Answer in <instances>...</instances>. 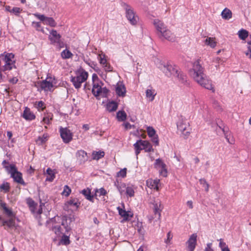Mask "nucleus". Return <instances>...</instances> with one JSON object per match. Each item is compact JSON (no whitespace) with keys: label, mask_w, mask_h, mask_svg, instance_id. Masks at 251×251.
Listing matches in <instances>:
<instances>
[{"label":"nucleus","mask_w":251,"mask_h":251,"mask_svg":"<svg viewBox=\"0 0 251 251\" xmlns=\"http://www.w3.org/2000/svg\"><path fill=\"white\" fill-rule=\"evenodd\" d=\"M167 239L165 241V242L166 243V244H169L171 241V240L173 238V235L172 234H171V231H169V232H168L167 233Z\"/></svg>","instance_id":"nucleus-57"},{"label":"nucleus","mask_w":251,"mask_h":251,"mask_svg":"<svg viewBox=\"0 0 251 251\" xmlns=\"http://www.w3.org/2000/svg\"><path fill=\"white\" fill-rule=\"evenodd\" d=\"M15 217L9 218L7 220H2V226H4L5 229L12 228L15 227Z\"/></svg>","instance_id":"nucleus-14"},{"label":"nucleus","mask_w":251,"mask_h":251,"mask_svg":"<svg viewBox=\"0 0 251 251\" xmlns=\"http://www.w3.org/2000/svg\"><path fill=\"white\" fill-rule=\"evenodd\" d=\"M100 64H101L103 65H105L104 67H107V64L106 63V60L105 59L102 58L101 57L100 60Z\"/></svg>","instance_id":"nucleus-59"},{"label":"nucleus","mask_w":251,"mask_h":251,"mask_svg":"<svg viewBox=\"0 0 251 251\" xmlns=\"http://www.w3.org/2000/svg\"><path fill=\"white\" fill-rule=\"evenodd\" d=\"M148 134L149 137H152L156 135L155 129L151 126H148L147 128Z\"/></svg>","instance_id":"nucleus-43"},{"label":"nucleus","mask_w":251,"mask_h":251,"mask_svg":"<svg viewBox=\"0 0 251 251\" xmlns=\"http://www.w3.org/2000/svg\"><path fill=\"white\" fill-rule=\"evenodd\" d=\"M61 36L58 34L56 30L52 29L50 32V35L49 36V39L50 41L51 44H57L60 47H62L61 44Z\"/></svg>","instance_id":"nucleus-11"},{"label":"nucleus","mask_w":251,"mask_h":251,"mask_svg":"<svg viewBox=\"0 0 251 251\" xmlns=\"http://www.w3.org/2000/svg\"><path fill=\"white\" fill-rule=\"evenodd\" d=\"M101 87L100 85V84L98 82L93 83V87L92 90V93L95 96H97V94L96 93V90H98Z\"/></svg>","instance_id":"nucleus-45"},{"label":"nucleus","mask_w":251,"mask_h":251,"mask_svg":"<svg viewBox=\"0 0 251 251\" xmlns=\"http://www.w3.org/2000/svg\"><path fill=\"white\" fill-rule=\"evenodd\" d=\"M66 233V232H65V231H64V233L62 234L63 236L61 240V242L63 245H68L70 244V241L69 239V237L67 235H65Z\"/></svg>","instance_id":"nucleus-41"},{"label":"nucleus","mask_w":251,"mask_h":251,"mask_svg":"<svg viewBox=\"0 0 251 251\" xmlns=\"http://www.w3.org/2000/svg\"><path fill=\"white\" fill-rule=\"evenodd\" d=\"M220 240V242L219 243V247L221 248L222 251H223V249H224V248L228 247L226 245V243L222 241L221 239Z\"/></svg>","instance_id":"nucleus-58"},{"label":"nucleus","mask_w":251,"mask_h":251,"mask_svg":"<svg viewBox=\"0 0 251 251\" xmlns=\"http://www.w3.org/2000/svg\"><path fill=\"white\" fill-rule=\"evenodd\" d=\"M66 204L69 206H74L77 209L80 204V202L77 198H71L67 202Z\"/></svg>","instance_id":"nucleus-27"},{"label":"nucleus","mask_w":251,"mask_h":251,"mask_svg":"<svg viewBox=\"0 0 251 251\" xmlns=\"http://www.w3.org/2000/svg\"><path fill=\"white\" fill-rule=\"evenodd\" d=\"M109 92V90L106 88H100L98 90H96V93L97 94V96L102 95V97H106V95Z\"/></svg>","instance_id":"nucleus-40"},{"label":"nucleus","mask_w":251,"mask_h":251,"mask_svg":"<svg viewBox=\"0 0 251 251\" xmlns=\"http://www.w3.org/2000/svg\"><path fill=\"white\" fill-rule=\"evenodd\" d=\"M118 103L116 102L111 101L107 103L106 109L110 112L115 111L118 108Z\"/></svg>","instance_id":"nucleus-24"},{"label":"nucleus","mask_w":251,"mask_h":251,"mask_svg":"<svg viewBox=\"0 0 251 251\" xmlns=\"http://www.w3.org/2000/svg\"><path fill=\"white\" fill-rule=\"evenodd\" d=\"M104 152L102 151H94L92 154V158L94 160H99L103 157Z\"/></svg>","instance_id":"nucleus-31"},{"label":"nucleus","mask_w":251,"mask_h":251,"mask_svg":"<svg viewBox=\"0 0 251 251\" xmlns=\"http://www.w3.org/2000/svg\"><path fill=\"white\" fill-rule=\"evenodd\" d=\"M177 127L178 129L182 132L186 130L188 127V123L186 121L180 120L177 123Z\"/></svg>","instance_id":"nucleus-26"},{"label":"nucleus","mask_w":251,"mask_h":251,"mask_svg":"<svg viewBox=\"0 0 251 251\" xmlns=\"http://www.w3.org/2000/svg\"><path fill=\"white\" fill-rule=\"evenodd\" d=\"M159 181H160L159 179H154L153 180L152 179L148 180L147 181V184L149 187H151V188H154V189H155L157 190H158V184Z\"/></svg>","instance_id":"nucleus-28"},{"label":"nucleus","mask_w":251,"mask_h":251,"mask_svg":"<svg viewBox=\"0 0 251 251\" xmlns=\"http://www.w3.org/2000/svg\"><path fill=\"white\" fill-rule=\"evenodd\" d=\"M134 146L136 155H138L142 150H145L146 152H151L153 151L151 143L146 140H139L134 144Z\"/></svg>","instance_id":"nucleus-3"},{"label":"nucleus","mask_w":251,"mask_h":251,"mask_svg":"<svg viewBox=\"0 0 251 251\" xmlns=\"http://www.w3.org/2000/svg\"><path fill=\"white\" fill-rule=\"evenodd\" d=\"M204 68L200 65L199 60L195 61L193 65V68L190 70V75L201 86L205 88L215 91L211 81L208 80L203 73Z\"/></svg>","instance_id":"nucleus-1"},{"label":"nucleus","mask_w":251,"mask_h":251,"mask_svg":"<svg viewBox=\"0 0 251 251\" xmlns=\"http://www.w3.org/2000/svg\"><path fill=\"white\" fill-rule=\"evenodd\" d=\"M40 83L41 89L44 90L45 91H50L53 86L52 82H50V81H47V80L40 81Z\"/></svg>","instance_id":"nucleus-20"},{"label":"nucleus","mask_w":251,"mask_h":251,"mask_svg":"<svg viewBox=\"0 0 251 251\" xmlns=\"http://www.w3.org/2000/svg\"><path fill=\"white\" fill-rule=\"evenodd\" d=\"M88 76V73L82 71L79 75L76 76L71 77V81L76 89H79L81 86L82 83L86 80Z\"/></svg>","instance_id":"nucleus-6"},{"label":"nucleus","mask_w":251,"mask_h":251,"mask_svg":"<svg viewBox=\"0 0 251 251\" xmlns=\"http://www.w3.org/2000/svg\"><path fill=\"white\" fill-rule=\"evenodd\" d=\"M126 168L122 169L119 172H118L117 174V176H118V177L121 176L123 178L126 177Z\"/></svg>","instance_id":"nucleus-51"},{"label":"nucleus","mask_w":251,"mask_h":251,"mask_svg":"<svg viewBox=\"0 0 251 251\" xmlns=\"http://www.w3.org/2000/svg\"><path fill=\"white\" fill-rule=\"evenodd\" d=\"M71 192V188L68 185H65L64 187V190L62 193V194L65 196L66 197H68L70 194Z\"/></svg>","instance_id":"nucleus-47"},{"label":"nucleus","mask_w":251,"mask_h":251,"mask_svg":"<svg viewBox=\"0 0 251 251\" xmlns=\"http://www.w3.org/2000/svg\"><path fill=\"white\" fill-rule=\"evenodd\" d=\"M74 220V217L71 216L54 217L51 220L52 230L57 235L64 233V231L68 232L71 230V223Z\"/></svg>","instance_id":"nucleus-2"},{"label":"nucleus","mask_w":251,"mask_h":251,"mask_svg":"<svg viewBox=\"0 0 251 251\" xmlns=\"http://www.w3.org/2000/svg\"><path fill=\"white\" fill-rule=\"evenodd\" d=\"M23 117L26 120H32L35 118L34 114L31 112L29 108L25 107L23 114Z\"/></svg>","instance_id":"nucleus-19"},{"label":"nucleus","mask_w":251,"mask_h":251,"mask_svg":"<svg viewBox=\"0 0 251 251\" xmlns=\"http://www.w3.org/2000/svg\"><path fill=\"white\" fill-rule=\"evenodd\" d=\"M216 124L217 126H219V127L222 130L224 134H225V136L226 137V133L228 132V131L225 128L223 121L220 119H218L216 121Z\"/></svg>","instance_id":"nucleus-37"},{"label":"nucleus","mask_w":251,"mask_h":251,"mask_svg":"<svg viewBox=\"0 0 251 251\" xmlns=\"http://www.w3.org/2000/svg\"><path fill=\"white\" fill-rule=\"evenodd\" d=\"M1 56H2V60L4 62V65L3 66V71L7 70H11L13 67H15L14 61H13L12 59L14 58V54L12 53H7L3 56L1 54Z\"/></svg>","instance_id":"nucleus-7"},{"label":"nucleus","mask_w":251,"mask_h":251,"mask_svg":"<svg viewBox=\"0 0 251 251\" xmlns=\"http://www.w3.org/2000/svg\"><path fill=\"white\" fill-rule=\"evenodd\" d=\"M52 114H48L47 116L44 117L43 119V121L46 124H50V121L51 120L52 118Z\"/></svg>","instance_id":"nucleus-52"},{"label":"nucleus","mask_w":251,"mask_h":251,"mask_svg":"<svg viewBox=\"0 0 251 251\" xmlns=\"http://www.w3.org/2000/svg\"><path fill=\"white\" fill-rule=\"evenodd\" d=\"M156 94H154V91L151 89H147L146 92V95L150 100L152 101L154 99Z\"/></svg>","instance_id":"nucleus-35"},{"label":"nucleus","mask_w":251,"mask_h":251,"mask_svg":"<svg viewBox=\"0 0 251 251\" xmlns=\"http://www.w3.org/2000/svg\"><path fill=\"white\" fill-rule=\"evenodd\" d=\"M73 53L69 50L66 49L61 53V56L63 59H69L73 56Z\"/></svg>","instance_id":"nucleus-32"},{"label":"nucleus","mask_w":251,"mask_h":251,"mask_svg":"<svg viewBox=\"0 0 251 251\" xmlns=\"http://www.w3.org/2000/svg\"><path fill=\"white\" fill-rule=\"evenodd\" d=\"M8 172L11 174V177L13 178L14 181L24 186L26 185V183L23 179L22 174L18 171L14 165H10V169Z\"/></svg>","instance_id":"nucleus-5"},{"label":"nucleus","mask_w":251,"mask_h":251,"mask_svg":"<svg viewBox=\"0 0 251 251\" xmlns=\"http://www.w3.org/2000/svg\"><path fill=\"white\" fill-rule=\"evenodd\" d=\"M27 203L28 205V206L32 208L31 211L34 212L33 209L35 208L36 206L37 205V204L35 202V201L31 199H28L27 200Z\"/></svg>","instance_id":"nucleus-46"},{"label":"nucleus","mask_w":251,"mask_h":251,"mask_svg":"<svg viewBox=\"0 0 251 251\" xmlns=\"http://www.w3.org/2000/svg\"><path fill=\"white\" fill-rule=\"evenodd\" d=\"M153 25H154L157 31L160 33V34L167 28V27L165 24L158 19L154 20Z\"/></svg>","instance_id":"nucleus-17"},{"label":"nucleus","mask_w":251,"mask_h":251,"mask_svg":"<svg viewBox=\"0 0 251 251\" xmlns=\"http://www.w3.org/2000/svg\"><path fill=\"white\" fill-rule=\"evenodd\" d=\"M199 181L200 184L202 185L205 188V191L208 192L209 191V185L208 184L206 180L204 178H201Z\"/></svg>","instance_id":"nucleus-44"},{"label":"nucleus","mask_w":251,"mask_h":251,"mask_svg":"<svg viewBox=\"0 0 251 251\" xmlns=\"http://www.w3.org/2000/svg\"><path fill=\"white\" fill-rule=\"evenodd\" d=\"M0 188L4 190L5 192H8L10 190L9 183L8 182L3 183L0 186Z\"/></svg>","instance_id":"nucleus-48"},{"label":"nucleus","mask_w":251,"mask_h":251,"mask_svg":"<svg viewBox=\"0 0 251 251\" xmlns=\"http://www.w3.org/2000/svg\"><path fill=\"white\" fill-rule=\"evenodd\" d=\"M48 136L46 134H44L43 136H39L36 142L39 145H42L48 140Z\"/></svg>","instance_id":"nucleus-33"},{"label":"nucleus","mask_w":251,"mask_h":251,"mask_svg":"<svg viewBox=\"0 0 251 251\" xmlns=\"http://www.w3.org/2000/svg\"><path fill=\"white\" fill-rule=\"evenodd\" d=\"M96 192L99 194L100 196H104L107 194L106 191L103 188L97 190Z\"/></svg>","instance_id":"nucleus-55"},{"label":"nucleus","mask_w":251,"mask_h":251,"mask_svg":"<svg viewBox=\"0 0 251 251\" xmlns=\"http://www.w3.org/2000/svg\"><path fill=\"white\" fill-rule=\"evenodd\" d=\"M0 206L4 211V213L7 216V217H15V214L13 212L11 209L7 207L5 203H1Z\"/></svg>","instance_id":"nucleus-22"},{"label":"nucleus","mask_w":251,"mask_h":251,"mask_svg":"<svg viewBox=\"0 0 251 251\" xmlns=\"http://www.w3.org/2000/svg\"><path fill=\"white\" fill-rule=\"evenodd\" d=\"M163 209V206L161 205V202H156L153 206V212L154 214V218L160 219L161 216V212Z\"/></svg>","instance_id":"nucleus-16"},{"label":"nucleus","mask_w":251,"mask_h":251,"mask_svg":"<svg viewBox=\"0 0 251 251\" xmlns=\"http://www.w3.org/2000/svg\"><path fill=\"white\" fill-rule=\"evenodd\" d=\"M33 15L43 22L44 24L51 27H55L56 25V23L51 17H46L44 15H41L37 13L33 14Z\"/></svg>","instance_id":"nucleus-9"},{"label":"nucleus","mask_w":251,"mask_h":251,"mask_svg":"<svg viewBox=\"0 0 251 251\" xmlns=\"http://www.w3.org/2000/svg\"><path fill=\"white\" fill-rule=\"evenodd\" d=\"M76 155L77 159L80 164L84 163L88 159L87 153L83 150L78 151L76 152Z\"/></svg>","instance_id":"nucleus-15"},{"label":"nucleus","mask_w":251,"mask_h":251,"mask_svg":"<svg viewBox=\"0 0 251 251\" xmlns=\"http://www.w3.org/2000/svg\"><path fill=\"white\" fill-rule=\"evenodd\" d=\"M160 36L169 41L173 42L175 41V36L167 28L160 33Z\"/></svg>","instance_id":"nucleus-18"},{"label":"nucleus","mask_w":251,"mask_h":251,"mask_svg":"<svg viewBox=\"0 0 251 251\" xmlns=\"http://www.w3.org/2000/svg\"><path fill=\"white\" fill-rule=\"evenodd\" d=\"M151 138V141L152 142H153L156 146H158L159 145V140H158V135H155Z\"/></svg>","instance_id":"nucleus-56"},{"label":"nucleus","mask_w":251,"mask_h":251,"mask_svg":"<svg viewBox=\"0 0 251 251\" xmlns=\"http://www.w3.org/2000/svg\"><path fill=\"white\" fill-rule=\"evenodd\" d=\"M154 167L157 169H160L159 173L161 176L164 177L167 176V171L166 169V165L161 159L159 158L156 159Z\"/></svg>","instance_id":"nucleus-12"},{"label":"nucleus","mask_w":251,"mask_h":251,"mask_svg":"<svg viewBox=\"0 0 251 251\" xmlns=\"http://www.w3.org/2000/svg\"><path fill=\"white\" fill-rule=\"evenodd\" d=\"M126 114L124 111H119L117 113V118L119 121L123 122L126 119Z\"/></svg>","instance_id":"nucleus-30"},{"label":"nucleus","mask_w":251,"mask_h":251,"mask_svg":"<svg viewBox=\"0 0 251 251\" xmlns=\"http://www.w3.org/2000/svg\"><path fill=\"white\" fill-rule=\"evenodd\" d=\"M187 205L189 207L190 209H192L193 207V202L191 201H189L187 202Z\"/></svg>","instance_id":"nucleus-63"},{"label":"nucleus","mask_w":251,"mask_h":251,"mask_svg":"<svg viewBox=\"0 0 251 251\" xmlns=\"http://www.w3.org/2000/svg\"><path fill=\"white\" fill-rule=\"evenodd\" d=\"M222 18L225 20H229L232 17V12L228 8H225L221 13Z\"/></svg>","instance_id":"nucleus-29"},{"label":"nucleus","mask_w":251,"mask_h":251,"mask_svg":"<svg viewBox=\"0 0 251 251\" xmlns=\"http://www.w3.org/2000/svg\"><path fill=\"white\" fill-rule=\"evenodd\" d=\"M126 18L130 24L132 25H136L139 20L138 16H135L133 10L131 9V7L128 5H126Z\"/></svg>","instance_id":"nucleus-10"},{"label":"nucleus","mask_w":251,"mask_h":251,"mask_svg":"<svg viewBox=\"0 0 251 251\" xmlns=\"http://www.w3.org/2000/svg\"><path fill=\"white\" fill-rule=\"evenodd\" d=\"M115 185L117 186V189H118L121 195H123L126 188V184L124 183L119 184L118 182L117 184L115 182Z\"/></svg>","instance_id":"nucleus-36"},{"label":"nucleus","mask_w":251,"mask_h":251,"mask_svg":"<svg viewBox=\"0 0 251 251\" xmlns=\"http://www.w3.org/2000/svg\"><path fill=\"white\" fill-rule=\"evenodd\" d=\"M158 68L168 77L171 76L172 75H175L177 73L178 70L176 66H173L168 63H161Z\"/></svg>","instance_id":"nucleus-4"},{"label":"nucleus","mask_w":251,"mask_h":251,"mask_svg":"<svg viewBox=\"0 0 251 251\" xmlns=\"http://www.w3.org/2000/svg\"><path fill=\"white\" fill-rule=\"evenodd\" d=\"M211 245L212 243H208L207 244V247L205 249V251H214L211 248Z\"/></svg>","instance_id":"nucleus-60"},{"label":"nucleus","mask_w":251,"mask_h":251,"mask_svg":"<svg viewBox=\"0 0 251 251\" xmlns=\"http://www.w3.org/2000/svg\"><path fill=\"white\" fill-rule=\"evenodd\" d=\"M47 173L49 176L47 177L46 180L51 182L54 179L55 177L52 170L50 168H48L47 170Z\"/></svg>","instance_id":"nucleus-39"},{"label":"nucleus","mask_w":251,"mask_h":251,"mask_svg":"<svg viewBox=\"0 0 251 251\" xmlns=\"http://www.w3.org/2000/svg\"><path fill=\"white\" fill-rule=\"evenodd\" d=\"M117 209L118 210L119 215L124 218L123 221H127L129 217H132L133 216L132 214L130 215L128 212L120 207H118Z\"/></svg>","instance_id":"nucleus-23"},{"label":"nucleus","mask_w":251,"mask_h":251,"mask_svg":"<svg viewBox=\"0 0 251 251\" xmlns=\"http://www.w3.org/2000/svg\"><path fill=\"white\" fill-rule=\"evenodd\" d=\"M126 129H128L131 128V125L128 123H124L123 124Z\"/></svg>","instance_id":"nucleus-64"},{"label":"nucleus","mask_w":251,"mask_h":251,"mask_svg":"<svg viewBox=\"0 0 251 251\" xmlns=\"http://www.w3.org/2000/svg\"><path fill=\"white\" fill-rule=\"evenodd\" d=\"M177 73L174 76L178 78V81L183 84H187V76L183 73L181 71L178 70L177 71Z\"/></svg>","instance_id":"nucleus-21"},{"label":"nucleus","mask_w":251,"mask_h":251,"mask_svg":"<svg viewBox=\"0 0 251 251\" xmlns=\"http://www.w3.org/2000/svg\"><path fill=\"white\" fill-rule=\"evenodd\" d=\"M197 235L194 233L191 235L189 240L186 242L187 248L189 251H193L197 244Z\"/></svg>","instance_id":"nucleus-13"},{"label":"nucleus","mask_w":251,"mask_h":251,"mask_svg":"<svg viewBox=\"0 0 251 251\" xmlns=\"http://www.w3.org/2000/svg\"><path fill=\"white\" fill-rule=\"evenodd\" d=\"M82 194L85 196L87 200L92 201L93 196L91 195V191L90 189H87L83 190L82 191Z\"/></svg>","instance_id":"nucleus-34"},{"label":"nucleus","mask_w":251,"mask_h":251,"mask_svg":"<svg viewBox=\"0 0 251 251\" xmlns=\"http://www.w3.org/2000/svg\"><path fill=\"white\" fill-rule=\"evenodd\" d=\"M92 80L93 83H94L96 81H99V79L98 76L97 74H94L92 75Z\"/></svg>","instance_id":"nucleus-61"},{"label":"nucleus","mask_w":251,"mask_h":251,"mask_svg":"<svg viewBox=\"0 0 251 251\" xmlns=\"http://www.w3.org/2000/svg\"><path fill=\"white\" fill-rule=\"evenodd\" d=\"M22 11V9L20 8L14 7L12 8L11 13L14 14L16 16H19Z\"/></svg>","instance_id":"nucleus-50"},{"label":"nucleus","mask_w":251,"mask_h":251,"mask_svg":"<svg viewBox=\"0 0 251 251\" xmlns=\"http://www.w3.org/2000/svg\"><path fill=\"white\" fill-rule=\"evenodd\" d=\"M249 32L245 29H241L238 31V35L239 38L242 40H245L248 36Z\"/></svg>","instance_id":"nucleus-38"},{"label":"nucleus","mask_w":251,"mask_h":251,"mask_svg":"<svg viewBox=\"0 0 251 251\" xmlns=\"http://www.w3.org/2000/svg\"><path fill=\"white\" fill-rule=\"evenodd\" d=\"M126 193L130 197H133L134 195V191L130 187H127L126 188Z\"/></svg>","instance_id":"nucleus-49"},{"label":"nucleus","mask_w":251,"mask_h":251,"mask_svg":"<svg viewBox=\"0 0 251 251\" xmlns=\"http://www.w3.org/2000/svg\"><path fill=\"white\" fill-rule=\"evenodd\" d=\"M59 132L63 141L65 143H69L73 139V133L67 127L59 128Z\"/></svg>","instance_id":"nucleus-8"},{"label":"nucleus","mask_w":251,"mask_h":251,"mask_svg":"<svg viewBox=\"0 0 251 251\" xmlns=\"http://www.w3.org/2000/svg\"><path fill=\"white\" fill-rule=\"evenodd\" d=\"M245 54L247 56H249V58L251 59V47L249 46L248 47V51L245 52Z\"/></svg>","instance_id":"nucleus-62"},{"label":"nucleus","mask_w":251,"mask_h":251,"mask_svg":"<svg viewBox=\"0 0 251 251\" xmlns=\"http://www.w3.org/2000/svg\"><path fill=\"white\" fill-rule=\"evenodd\" d=\"M32 25H34L36 30L38 31H41L43 33L44 32L43 29L41 28V24L39 22H33Z\"/></svg>","instance_id":"nucleus-53"},{"label":"nucleus","mask_w":251,"mask_h":251,"mask_svg":"<svg viewBox=\"0 0 251 251\" xmlns=\"http://www.w3.org/2000/svg\"><path fill=\"white\" fill-rule=\"evenodd\" d=\"M35 105H37L36 107L38 109H41L42 110L44 109V102L42 101H39L38 102H36L35 103Z\"/></svg>","instance_id":"nucleus-54"},{"label":"nucleus","mask_w":251,"mask_h":251,"mask_svg":"<svg viewBox=\"0 0 251 251\" xmlns=\"http://www.w3.org/2000/svg\"><path fill=\"white\" fill-rule=\"evenodd\" d=\"M205 43L207 45L210 46L211 48H214L216 46V42L211 37L206 38L205 40Z\"/></svg>","instance_id":"nucleus-42"},{"label":"nucleus","mask_w":251,"mask_h":251,"mask_svg":"<svg viewBox=\"0 0 251 251\" xmlns=\"http://www.w3.org/2000/svg\"><path fill=\"white\" fill-rule=\"evenodd\" d=\"M116 93L120 97H124L126 92L124 85H118L116 87Z\"/></svg>","instance_id":"nucleus-25"}]
</instances>
